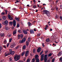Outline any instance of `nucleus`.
<instances>
[{
	"label": "nucleus",
	"mask_w": 62,
	"mask_h": 62,
	"mask_svg": "<svg viewBox=\"0 0 62 62\" xmlns=\"http://www.w3.org/2000/svg\"><path fill=\"white\" fill-rule=\"evenodd\" d=\"M30 31L31 34H34V31L33 30H31Z\"/></svg>",
	"instance_id": "10"
},
{
	"label": "nucleus",
	"mask_w": 62,
	"mask_h": 62,
	"mask_svg": "<svg viewBox=\"0 0 62 62\" xmlns=\"http://www.w3.org/2000/svg\"><path fill=\"white\" fill-rule=\"evenodd\" d=\"M44 62H46L48 60V59L47 58H44Z\"/></svg>",
	"instance_id": "15"
},
{
	"label": "nucleus",
	"mask_w": 62,
	"mask_h": 62,
	"mask_svg": "<svg viewBox=\"0 0 62 62\" xmlns=\"http://www.w3.org/2000/svg\"><path fill=\"white\" fill-rule=\"evenodd\" d=\"M3 47L4 48H5V49L6 48V46H5V45H4Z\"/></svg>",
	"instance_id": "57"
},
{
	"label": "nucleus",
	"mask_w": 62,
	"mask_h": 62,
	"mask_svg": "<svg viewBox=\"0 0 62 62\" xmlns=\"http://www.w3.org/2000/svg\"><path fill=\"white\" fill-rule=\"evenodd\" d=\"M60 60L61 62H62V57H61L59 59Z\"/></svg>",
	"instance_id": "33"
},
{
	"label": "nucleus",
	"mask_w": 62,
	"mask_h": 62,
	"mask_svg": "<svg viewBox=\"0 0 62 62\" xmlns=\"http://www.w3.org/2000/svg\"><path fill=\"white\" fill-rule=\"evenodd\" d=\"M51 9L52 10L51 11V12H53V11H54V10H53V8H51Z\"/></svg>",
	"instance_id": "60"
},
{
	"label": "nucleus",
	"mask_w": 62,
	"mask_h": 62,
	"mask_svg": "<svg viewBox=\"0 0 62 62\" xmlns=\"http://www.w3.org/2000/svg\"><path fill=\"white\" fill-rule=\"evenodd\" d=\"M25 54V52H23L21 54V56H23V55H24Z\"/></svg>",
	"instance_id": "26"
},
{
	"label": "nucleus",
	"mask_w": 62,
	"mask_h": 62,
	"mask_svg": "<svg viewBox=\"0 0 62 62\" xmlns=\"http://www.w3.org/2000/svg\"><path fill=\"white\" fill-rule=\"evenodd\" d=\"M23 32L24 34H26H26H27V33H28L27 31H25V30L23 31Z\"/></svg>",
	"instance_id": "14"
},
{
	"label": "nucleus",
	"mask_w": 62,
	"mask_h": 62,
	"mask_svg": "<svg viewBox=\"0 0 62 62\" xmlns=\"http://www.w3.org/2000/svg\"><path fill=\"white\" fill-rule=\"evenodd\" d=\"M36 52V49H34L33 50V53H35V52Z\"/></svg>",
	"instance_id": "38"
},
{
	"label": "nucleus",
	"mask_w": 62,
	"mask_h": 62,
	"mask_svg": "<svg viewBox=\"0 0 62 62\" xmlns=\"http://www.w3.org/2000/svg\"><path fill=\"white\" fill-rule=\"evenodd\" d=\"M33 2L34 3V4L36 3V0H33Z\"/></svg>",
	"instance_id": "49"
},
{
	"label": "nucleus",
	"mask_w": 62,
	"mask_h": 62,
	"mask_svg": "<svg viewBox=\"0 0 62 62\" xmlns=\"http://www.w3.org/2000/svg\"><path fill=\"white\" fill-rule=\"evenodd\" d=\"M8 18L9 19H10V18H11V16H10V15H9V16H8Z\"/></svg>",
	"instance_id": "37"
},
{
	"label": "nucleus",
	"mask_w": 62,
	"mask_h": 62,
	"mask_svg": "<svg viewBox=\"0 0 62 62\" xmlns=\"http://www.w3.org/2000/svg\"><path fill=\"white\" fill-rule=\"evenodd\" d=\"M50 41V38H48L46 39V42H49Z\"/></svg>",
	"instance_id": "22"
},
{
	"label": "nucleus",
	"mask_w": 62,
	"mask_h": 62,
	"mask_svg": "<svg viewBox=\"0 0 62 62\" xmlns=\"http://www.w3.org/2000/svg\"><path fill=\"white\" fill-rule=\"evenodd\" d=\"M32 61L33 62H35V59L34 58L32 59Z\"/></svg>",
	"instance_id": "46"
},
{
	"label": "nucleus",
	"mask_w": 62,
	"mask_h": 62,
	"mask_svg": "<svg viewBox=\"0 0 62 62\" xmlns=\"http://www.w3.org/2000/svg\"><path fill=\"white\" fill-rule=\"evenodd\" d=\"M41 47H39L38 48L37 50V52L38 53H39L40 51H41Z\"/></svg>",
	"instance_id": "9"
},
{
	"label": "nucleus",
	"mask_w": 62,
	"mask_h": 62,
	"mask_svg": "<svg viewBox=\"0 0 62 62\" xmlns=\"http://www.w3.org/2000/svg\"><path fill=\"white\" fill-rule=\"evenodd\" d=\"M0 36L1 37H4V36H5V35L4 34V33L1 34L0 35Z\"/></svg>",
	"instance_id": "28"
},
{
	"label": "nucleus",
	"mask_w": 62,
	"mask_h": 62,
	"mask_svg": "<svg viewBox=\"0 0 62 62\" xmlns=\"http://www.w3.org/2000/svg\"><path fill=\"white\" fill-rule=\"evenodd\" d=\"M2 49H3L2 47L0 46V52H1V51L2 50Z\"/></svg>",
	"instance_id": "27"
},
{
	"label": "nucleus",
	"mask_w": 62,
	"mask_h": 62,
	"mask_svg": "<svg viewBox=\"0 0 62 62\" xmlns=\"http://www.w3.org/2000/svg\"><path fill=\"white\" fill-rule=\"evenodd\" d=\"M18 32H19V33H21V30H19L18 31Z\"/></svg>",
	"instance_id": "48"
},
{
	"label": "nucleus",
	"mask_w": 62,
	"mask_h": 62,
	"mask_svg": "<svg viewBox=\"0 0 62 62\" xmlns=\"http://www.w3.org/2000/svg\"><path fill=\"white\" fill-rule=\"evenodd\" d=\"M12 38H11L10 39H9V42H11V41L12 40Z\"/></svg>",
	"instance_id": "43"
},
{
	"label": "nucleus",
	"mask_w": 62,
	"mask_h": 62,
	"mask_svg": "<svg viewBox=\"0 0 62 62\" xmlns=\"http://www.w3.org/2000/svg\"><path fill=\"white\" fill-rule=\"evenodd\" d=\"M43 58H41V59H40V60L41 61H43V60H44V59H43Z\"/></svg>",
	"instance_id": "44"
},
{
	"label": "nucleus",
	"mask_w": 62,
	"mask_h": 62,
	"mask_svg": "<svg viewBox=\"0 0 62 62\" xmlns=\"http://www.w3.org/2000/svg\"><path fill=\"white\" fill-rule=\"evenodd\" d=\"M47 55L46 54L45 55V57L44 58H47Z\"/></svg>",
	"instance_id": "47"
},
{
	"label": "nucleus",
	"mask_w": 62,
	"mask_h": 62,
	"mask_svg": "<svg viewBox=\"0 0 62 62\" xmlns=\"http://www.w3.org/2000/svg\"><path fill=\"white\" fill-rule=\"evenodd\" d=\"M10 54H11L12 55H13L14 54V51H13L12 52H10Z\"/></svg>",
	"instance_id": "17"
},
{
	"label": "nucleus",
	"mask_w": 62,
	"mask_h": 62,
	"mask_svg": "<svg viewBox=\"0 0 62 62\" xmlns=\"http://www.w3.org/2000/svg\"><path fill=\"white\" fill-rule=\"evenodd\" d=\"M2 27V25L0 23V28Z\"/></svg>",
	"instance_id": "58"
},
{
	"label": "nucleus",
	"mask_w": 62,
	"mask_h": 62,
	"mask_svg": "<svg viewBox=\"0 0 62 62\" xmlns=\"http://www.w3.org/2000/svg\"><path fill=\"white\" fill-rule=\"evenodd\" d=\"M12 49H9V52H10V53H11V52H12Z\"/></svg>",
	"instance_id": "41"
},
{
	"label": "nucleus",
	"mask_w": 62,
	"mask_h": 62,
	"mask_svg": "<svg viewBox=\"0 0 62 62\" xmlns=\"http://www.w3.org/2000/svg\"><path fill=\"white\" fill-rule=\"evenodd\" d=\"M30 55L31 56H32V52L31 53H30Z\"/></svg>",
	"instance_id": "61"
},
{
	"label": "nucleus",
	"mask_w": 62,
	"mask_h": 62,
	"mask_svg": "<svg viewBox=\"0 0 62 62\" xmlns=\"http://www.w3.org/2000/svg\"><path fill=\"white\" fill-rule=\"evenodd\" d=\"M23 42H24L22 40H20L19 42V43H20V44H22V43H23Z\"/></svg>",
	"instance_id": "13"
},
{
	"label": "nucleus",
	"mask_w": 62,
	"mask_h": 62,
	"mask_svg": "<svg viewBox=\"0 0 62 62\" xmlns=\"http://www.w3.org/2000/svg\"><path fill=\"white\" fill-rule=\"evenodd\" d=\"M18 62H23V61H19Z\"/></svg>",
	"instance_id": "64"
},
{
	"label": "nucleus",
	"mask_w": 62,
	"mask_h": 62,
	"mask_svg": "<svg viewBox=\"0 0 62 62\" xmlns=\"http://www.w3.org/2000/svg\"><path fill=\"white\" fill-rule=\"evenodd\" d=\"M16 32H17V30H15V31L13 32V35H15L16 34Z\"/></svg>",
	"instance_id": "18"
},
{
	"label": "nucleus",
	"mask_w": 62,
	"mask_h": 62,
	"mask_svg": "<svg viewBox=\"0 0 62 62\" xmlns=\"http://www.w3.org/2000/svg\"><path fill=\"white\" fill-rule=\"evenodd\" d=\"M7 40H5L3 42V43L5 44H7Z\"/></svg>",
	"instance_id": "25"
},
{
	"label": "nucleus",
	"mask_w": 62,
	"mask_h": 62,
	"mask_svg": "<svg viewBox=\"0 0 62 62\" xmlns=\"http://www.w3.org/2000/svg\"><path fill=\"white\" fill-rule=\"evenodd\" d=\"M15 45H16L15 43H13L12 44H11L10 45V47H11V48H13L14 47V46Z\"/></svg>",
	"instance_id": "6"
},
{
	"label": "nucleus",
	"mask_w": 62,
	"mask_h": 62,
	"mask_svg": "<svg viewBox=\"0 0 62 62\" xmlns=\"http://www.w3.org/2000/svg\"><path fill=\"white\" fill-rule=\"evenodd\" d=\"M26 48V46L24 45L23 46V50H24Z\"/></svg>",
	"instance_id": "29"
},
{
	"label": "nucleus",
	"mask_w": 62,
	"mask_h": 62,
	"mask_svg": "<svg viewBox=\"0 0 62 62\" xmlns=\"http://www.w3.org/2000/svg\"><path fill=\"white\" fill-rule=\"evenodd\" d=\"M12 57H10L9 58V60L10 61H12Z\"/></svg>",
	"instance_id": "31"
},
{
	"label": "nucleus",
	"mask_w": 62,
	"mask_h": 62,
	"mask_svg": "<svg viewBox=\"0 0 62 62\" xmlns=\"http://www.w3.org/2000/svg\"><path fill=\"white\" fill-rule=\"evenodd\" d=\"M58 2H59V0H56L55 1V3L57 4V3Z\"/></svg>",
	"instance_id": "50"
},
{
	"label": "nucleus",
	"mask_w": 62,
	"mask_h": 62,
	"mask_svg": "<svg viewBox=\"0 0 62 62\" xmlns=\"http://www.w3.org/2000/svg\"><path fill=\"white\" fill-rule=\"evenodd\" d=\"M46 28H48V25H46Z\"/></svg>",
	"instance_id": "56"
},
{
	"label": "nucleus",
	"mask_w": 62,
	"mask_h": 62,
	"mask_svg": "<svg viewBox=\"0 0 62 62\" xmlns=\"http://www.w3.org/2000/svg\"><path fill=\"white\" fill-rule=\"evenodd\" d=\"M44 54H43L41 55V58H44Z\"/></svg>",
	"instance_id": "39"
},
{
	"label": "nucleus",
	"mask_w": 62,
	"mask_h": 62,
	"mask_svg": "<svg viewBox=\"0 0 62 62\" xmlns=\"http://www.w3.org/2000/svg\"><path fill=\"white\" fill-rule=\"evenodd\" d=\"M17 37L18 39H20V38L21 39H22L23 38V34H21L20 35L18 34L17 35Z\"/></svg>",
	"instance_id": "4"
},
{
	"label": "nucleus",
	"mask_w": 62,
	"mask_h": 62,
	"mask_svg": "<svg viewBox=\"0 0 62 62\" xmlns=\"http://www.w3.org/2000/svg\"><path fill=\"white\" fill-rule=\"evenodd\" d=\"M5 15V13L2 12L1 13V15Z\"/></svg>",
	"instance_id": "53"
},
{
	"label": "nucleus",
	"mask_w": 62,
	"mask_h": 62,
	"mask_svg": "<svg viewBox=\"0 0 62 62\" xmlns=\"http://www.w3.org/2000/svg\"><path fill=\"white\" fill-rule=\"evenodd\" d=\"M30 58H28L26 62H30Z\"/></svg>",
	"instance_id": "30"
},
{
	"label": "nucleus",
	"mask_w": 62,
	"mask_h": 62,
	"mask_svg": "<svg viewBox=\"0 0 62 62\" xmlns=\"http://www.w3.org/2000/svg\"><path fill=\"white\" fill-rule=\"evenodd\" d=\"M33 8H37V6H36V5H34L33 6Z\"/></svg>",
	"instance_id": "32"
},
{
	"label": "nucleus",
	"mask_w": 62,
	"mask_h": 62,
	"mask_svg": "<svg viewBox=\"0 0 62 62\" xmlns=\"http://www.w3.org/2000/svg\"><path fill=\"white\" fill-rule=\"evenodd\" d=\"M8 54H5V56H8Z\"/></svg>",
	"instance_id": "52"
},
{
	"label": "nucleus",
	"mask_w": 62,
	"mask_h": 62,
	"mask_svg": "<svg viewBox=\"0 0 62 62\" xmlns=\"http://www.w3.org/2000/svg\"><path fill=\"white\" fill-rule=\"evenodd\" d=\"M34 31H36V30L35 28L34 29Z\"/></svg>",
	"instance_id": "63"
},
{
	"label": "nucleus",
	"mask_w": 62,
	"mask_h": 62,
	"mask_svg": "<svg viewBox=\"0 0 62 62\" xmlns=\"http://www.w3.org/2000/svg\"><path fill=\"white\" fill-rule=\"evenodd\" d=\"M6 17L5 16H4L3 17H2V18H6Z\"/></svg>",
	"instance_id": "62"
},
{
	"label": "nucleus",
	"mask_w": 62,
	"mask_h": 62,
	"mask_svg": "<svg viewBox=\"0 0 62 62\" xmlns=\"http://www.w3.org/2000/svg\"><path fill=\"white\" fill-rule=\"evenodd\" d=\"M60 19H61V21H62V16H60Z\"/></svg>",
	"instance_id": "54"
},
{
	"label": "nucleus",
	"mask_w": 62,
	"mask_h": 62,
	"mask_svg": "<svg viewBox=\"0 0 62 62\" xmlns=\"http://www.w3.org/2000/svg\"><path fill=\"white\" fill-rule=\"evenodd\" d=\"M43 11L44 13L48 17H50V12L49 11H48V10H43Z\"/></svg>",
	"instance_id": "2"
},
{
	"label": "nucleus",
	"mask_w": 62,
	"mask_h": 62,
	"mask_svg": "<svg viewBox=\"0 0 62 62\" xmlns=\"http://www.w3.org/2000/svg\"><path fill=\"white\" fill-rule=\"evenodd\" d=\"M20 57H21L20 55L16 54L15 55L14 57V60L16 61H17L18 60H19L20 59Z\"/></svg>",
	"instance_id": "1"
},
{
	"label": "nucleus",
	"mask_w": 62,
	"mask_h": 62,
	"mask_svg": "<svg viewBox=\"0 0 62 62\" xmlns=\"http://www.w3.org/2000/svg\"><path fill=\"white\" fill-rule=\"evenodd\" d=\"M15 19L17 21H20V19H19V18L18 17H17V18L15 17Z\"/></svg>",
	"instance_id": "20"
},
{
	"label": "nucleus",
	"mask_w": 62,
	"mask_h": 62,
	"mask_svg": "<svg viewBox=\"0 0 62 62\" xmlns=\"http://www.w3.org/2000/svg\"><path fill=\"white\" fill-rule=\"evenodd\" d=\"M55 9L57 11H58V8L57 7H56L55 8Z\"/></svg>",
	"instance_id": "42"
},
{
	"label": "nucleus",
	"mask_w": 62,
	"mask_h": 62,
	"mask_svg": "<svg viewBox=\"0 0 62 62\" xmlns=\"http://www.w3.org/2000/svg\"><path fill=\"white\" fill-rule=\"evenodd\" d=\"M62 53L61 51L58 54V56H60L62 55Z\"/></svg>",
	"instance_id": "11"
},
{
	"label": "nucleus",
	"mask_w": 62,
	"mask_h": 62,
	"mask_svg": "<svg viewBox=\"0 0 62 62\" xmlns=\"http://www.w3.org/2000/svg\"><path fill=\"white\" fill-rule=\"evenodd\" d=\"M22 40H23L24 42H25L26 41V38L25 37L24 38L22 39Z\"/></svg>",
	"instance_id": "16"
},
{
	"label": "nucleus",
	"mask_w": 62,
	"mask_h": 62,
	"mask_svg": "<svg viewBox=\"0 0 62 62\" xmlns=\"http://www.w3.org/2000/svg\"><path fill=\"white\" fill-rule=\"evenodd\" d=\"M39 56L38 55H36L35 56V58L36 60V62H39Z\"/></svg>",
	"instance_id": "3"
},
{
	"label": "nucleus",
	"mask_w": 62,
	"mask_h": 62,
	"mask_svg": "<svg viewBox=\"0 0 62 62\" xmlns=\"http://www.w3.org/2000/svg\"><path fill=\"white\" fill-rule=\"evenodd\" d=\"M5 11L6 14H7L8 13V11H7V10H5Z\"/></svg>",
	"instance_id": "45"
},
{
	"label": "nucleus",
	"mask_w": 62,
	"mask_h": 62,
	"mask_svg": "<svg viewBox=\"0 0 62 62\" xmlns=\"http://www.w3.org/2000/svg\"><path fill=\"white\" fill-rule=\"evenodd\" d=\"M29 52L28 50H27L26 51L25 54V56H28V54H29Z\"/></svg>",
	"instance_id": "7"
},
{
	"label": "nucleus",
	"mask_w": 62,
	"mask_h": 62,
	"mask_svg": "<svg viewBox=\"0 0 62 62\" xmlns=\"http://www.w3.org/2000/svg\"><path fill=\"white\" fill-rule=\"evenodd\" d=\"M28 26H29L30 27L31 26V23L30 22H28Z\"/></svg>",
	"instance_id": "21"
},
{
	"label": "nucleus",
	"mask_w": 62,
	"mask_h": 62,
	"mask_svg": "<svg viewBox=\"0 0 62 62\" xmlns=\"http://www.w3.org/2000/svg\"><path fill=\"white\" fill-rule=\"evenodd\" d=\"M12 24H13V22L12 21H10L9 22V24L10 25H12Z\"/></svg>",
	"instance_id": "23"
},
{
	"label": "nucleus",
	"mask_w": 62,
	"mask_h": 62,
	"mask_svg": "<svg viewBox=\"0 0 62 62\" xmlns=\"http://www.w3.org/2000/svg\"><path fill=\"white\" fill-rule=\"evenodd\" d=\"M7 47H8V46H9V43H8L7 44Z\"/></svg>",
	"instance_id": "55"
},
{
	"label": "nucleus",
	"mask_w": 62,
	"mask_h": 62,
	"mask_svg": "<svg viewBox=\"0 0 62 62\" xmlns=\"http://www.w3.org/2000/svg\"><path fill=\"white\" fill-rule=\"evenodd\" d=\"M42 46H43V47H45V46H44V43H42Z\"/></svg>",
	"instance_id": "51"
},
{
	"label": "nucleus",
	"mask_w": 62,
	"mask_h": 62,
	"mask_svg": "<svg viewBox=\"0 0 62 62\" xmlns=\"http://www.w3.org/2000/svg\"><path fill=\"white\" fill-rule=\"evenodd\" d=\"M5 29L6 30H8L9 29V28H8V27L7 26H6L5 27Z\"/></svg>",
	"instance_id": "19"
},
{
	"label": "nucleus",
	"mask_w": 62,
	"mask_h": 62,
	"mask_svg": "<svg viewBox=\"0 0 62 62\" xmlns=\"http://www.w3.org/2000/svg\"><path fill=\"white\" fill-rule=\"evenodd\" d=\"M8 21L7 20H6L4 21V22L3 23V24H4L5 25H8Z\"/></svg>",
	"instance_id": "5"
},
{
	"label": "nucleus",
	"mask_w": 62,
	"mask_h": 62,
	"mask_svg": "<svg viewBox=\"0 0 62 62\" xmlns=\"http://www.w3.org/2000/svg\"><path fill=\"white\" fill-rule=\"evenodd\" d=\"M20 25H19V23H18L17 25V28L19 27H20Z\"/></svg>",
	"instance_id": "34"
},
{
	"label": "nucleus",
	"mask_w": 62,
	"mask_h": 62,
	"mask_svg": "<svg viewBox=\"0 0 62 62\" xmlns=\"http://www.w3.org/2000/svg\"><path fill=\"white\" fill-rule=\"evenodd\" d=\"M13 26H15L16 24V21L14 20L13 21Z\"/></svg>",
	"instance_id": "8"
},
{
	"label": "nucleus",
	"mask_w": 62,
	"mask_h": 62,
	"mask_svg": "<svg viewBox=\"0 0 62 62\" xmlns=\"http://www.w3.org/2000/svg\"><path fill=\"white\" fill-rule=\"evenodd\" d=\"M48 52V50H47L46 51H45V54H47Z\"/></svg>",
	"instance_id": "40"
},
{
	"label": "nucleus",
	"mask_w": 62,
	"mask_h": 62,
	"mask_svg": "<svg viewBox=\"0 0 62 62\" xmlns=\"http://www.w3.org/2000/svg\"><path fill=\"white\" fill-rule=\"evenodd\" d=\"M55 60V59L54 58H53L52 59V62H54V61Z\"/></svg>",
	"instance_id": "35"
},
{
	"label": "nucleus",
	"mask_w": 62,
	"mask_h": 62,
	"mask_svg": "<svg viewBox=\"0 0 62 62\" xmlns=\"http://www.w3.org/2000/svg\"><path fill=\"white\" fill-rule=\"evenodd\" d=\"M26 44L27 46H28V45H29V42L28 41H27L26 42Z\"/></svg>",
	"instance_id": "24"
},
{
	"label": "nucleus",
	"mask_w": 62,
	"mask_h": 62,
	"mask_svg": "<svg viewBox=\"0 0 62 62\" xmlns=\"http://www.w3.org/2000/svg\"><path fill=\"white\" fill-rule=\"evenodd\" d=\"M19 46H17L16 47L15 50H18V49H19Z\"/></svg>",
	"instance_id": "12"
},
{
	"label": "nucleus",
	"mask_w": 62,
	"mask_h": 62,
	"mask_svg": "<svg viewBox=\"0 0 62 62\" xmlns=\"http://www.w3.org/2000/svg\"><path fill=\"white\" fill-rule=\"evenodd\" d=\"M52 54L51 53H50L48 55V56L49 57L51 56H52Z\"/></svg>",
	"instance_id": "36"
},
{
	"label": "nucleus",
	"mask_w": 62,
	"mask_h": 62,
	"mask_svg": "<svg viewBox=\"0 0 62 62\" xmlns=\"http://www.w3.org/2000/svg\"><path fill=\"white\" fill-rule=\"evenodd\" d=\"M10 19V20H13V18H12V17H11H11L10 19Z\"/></svg>",
	"instance_id": "59"
}]
</instances>
